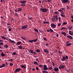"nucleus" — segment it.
Here are the masks:
<instances>
[{
	"mask_svg": "<svg viewBox=\"0 0 73 73\" xmlns=\"http://www.w3.org/2000/svg\"><path fill=\"white\" fill-rule=\"evenodd\" d=\"M40 10L41 11H42V12H47L48 9H46V8H40Z\"/></svg>",
	"mask_w": 73,
	"mask_h": 73,
	"instance_id": "nucleus-1",
	"label": "nucleus"
},
{
	"mask_svg": "<svg viewBox=\"0 0 73 73\" xmlns=\"http://www.w3.org/2000/svg\"><path fill=\"white\" fill-rule=\"evenodd\" d=\"M21 70H22L20 68H17L16 69L15 71L14 72V73H16L17 72H18L20 71Z\"/></svg>",
	"mask_w": 73,
	"mask_h": 73,
	"instance_id": "nucleus-2",
	"label": "nucleus"
},
{
	"mask_svg": "<svg viewBox=\"0 0 73 73\" xmlns=\"http://www.w3.org/2000/svg\"><path fill=\"white\" fill-rule=\"evenodd\" d=\"M51 27L54 29H55L56 28V25L55 24L52 23L50 25Z\"/></svg>",
	"mask_w": 73,
	"mask_h": 73,
	"instance_id": "nucleus-3",
	"label": "nucleus"
},
{
	"mask_svg": "<svg viewBox=\"0 0 73 73\" xmlns=\"http://www.w3.org/2000/svg\"><path fill=\"white\" fill-rule=\"evenodd\" d=\"M65 67V66L64 65H61L60 66H58V68L60 70H61L62 69H63Z\"/></svg>",
	"mask_w": 73,
	"mask_h": 73,
	"instance_id": "nucleus-4",
	"label": "nucleus"
},
{
	"mask_svg": "<svg viewBox=\"0 0 73 73\" xmlns=\"http://www.w3.org/2000/svg\"><path fill=\"white\" fill-rule=\"evenodd\" d=\"M37 38H36L35 39V40H34V39H33V40H30L29 42L30 43H32L34 42H36L37 41Z\"/></svg>",
	"mask_w": 73,
	"mask_h": 73,
	"instance_id": "nucleus-5",
	"label": "nucleus"
},
{
	"mask_svg": "<svg viewBox=\"0 0 73 73\" xmlns=\"http://www.w3.org/2000/svg\"><path fill=\"white\" fill-rule=\"evenodd\" d=\"M44 67L43 68V70H47L49 69L48 67H47V66L46 65H44Z\"/></svg>",
	"mask_w": 73,
	"mask_h": 73,
	"instance_id": "nucleus-6",
	"label": "nucleus"
},
{
	"mask_svg": "<svg viewBox=\"0 0 73 73\" xmlns=\"http://www.w3.org/2000/svg\"><path fill=\"white\" fill-rule=\"evenodd\" d=\"M70 2V1L68 0H62V3H66Z\"/></svg>",
	"mask_w": 73,
	"mask_h": 73,
	"instance_id": "nucleus-7",
	"label": "nucleus"
},
{
	"mask_svg": "<svg viewBox=\"0 0 73 73\" xmlns=\"http://www.w3.org/2000/svg\"><path fill=\"white\" fill-rule=\"evenodd\" d=\"M27 27H28L27 25H25V26H22V29H24L27 28Z\"/></svg>",
	"mask_w": 73,
	"mask_h": 73,
	"instance_id": "nucleus-8",
	"label": "nucleus"
},
{
	"mask_svg": "<svg viewBox=\"0 0 73 73\" xmlns=\"http://www.w3.org/2000/svg\"><path fill=\"white\" fill-rule=\"evenodd\" d=\"M27 2L26 1H20V3H23V4H25V3H26Z\"/></svg>",
	"mask_w": 73,
	"mask_h": 73,
	"instance_id": "nucleus-9",
	"label": "nucleus"
},
{
	"mask_svg": "<svg viewBox=\"0 0 73 73\" xmlns=\"http://www.w3.org/2000/svg\"><path fill=\"white\" fill-rule=\"evenodd\" d=\"M66 58L65 57V56H64L63 57V58H62L61 59V60L62 61H65V60H66Z\"/></svg>",
	"mask_w": 73,
	"mask_h": 73,
	"instance_id": "nucleus-10",
	"label": "nucleus"
},
{
	"mask_svg": "<svg viewBox=\"0 0 73 73\" xmlns=\"http://www.w3.org/2000/svg\"><path fill=\"white\" fill-rule=\"evenodd\" d=\"M69 34L70 35H73V32L72 31H69Z\"/></svg>",
	"mask_w": 73,
	"mask_h": 73,
	"instance_id": "nucleus-11",
	"label": "nucleus"
},
{
	"mask_svg": "<svg viewBox=\"0 0 73 73\" xmlns=\"http://www.w3.org/2000/svg\"><path fill=\"white\" fill-rule=\"evenodd\" d=\"M43 51L44 52H46L47 53H49V52L48 51V50L46 49H44Z\"/></svg>",
	"mask_w": 73,
	"mask_h": 73,
	"instance_id": "nucleus-12",
	"label": "nucleus"
},
{
	"mask_svg": "<svg viewBox=\"0 0 73 73\" xmlns=\"http://www.w3.org/2000/svg\"><path fill=\"white\" fill-rule=\"evenodd\" d=\"M67 37L69 38H70L71 40L73 38V37L70 36H67Z\"/></svg>",
	"mask_w": 73,
	"mask_h": 73,
	"instance_id": "nucleus-13",
	"label": "nucleus"
},
{
	"mask_svg": "<svg viewBox=\"0 0 73 73\" xmlns=\"http://www.w3.org/2000/svg\"><path fill=\"white\" fill-rule=\"evenodd\" d=\"M54 71H57L59 70V69L58 67H56V68H55L53 70Z\"/></svg>",
	"mask_w": 73,
	"mask_h": 73,
	"instance_id": "nucleus-14",
	"label": "nucleus"
},
{
	"mask_svg": "<svg viewBox=\"0 0 73 73\" xmlns=\"http://www.w3.org/2000/svg\"><path fill=\"white\" fill-rule=\"evenodd\" d=\"M8 40L11 43H15V41H14V40H11V39H10V38Z\"/></svg>",
	"mask_w": 73,
	"mask_h": 73,
	"instance_id": "nucleus-15",
	"label": "nucleus"
},
{
	"mask_svg": "<svg viewBox=\"0 0 73 73\" xmlns=\"http://www.w3.org/2000/svg\"><path fill=\"white\" fill-rule=\"evenodd\" d=\"M43 23L44 24H50V23L48 21H44V22H43Z\"/></svg>",
	"mask_w": 73,
	"mask_h": 73,
	"instance_id": "nucleus-16",
	"label": "nucleus"
},
{
	"mask_svg": "<svg viewBox=\"0 0 73 73\" xmlns=\"http://www.w3.org/2000/svg\"><path fill=\"white\" fill-rule=\"evenodd\" d=\"M35 51L37 53H38V52H40V50L39 49H36L35 50Z\"/></svg>",
	"mask_w": 73,
	"mask_h": 73,
	"instance_id": "nucleus-17",
	"label": "nucleus"
},
{
	"mask_svg": "<svg viewBox=\"0 0 73 73\" xmlns=\"http://www.w3.org/2000/svg\"><path fill=\"white\" fill-rule=\"evenodd\" d=\"M1 38H2L4 39V40H7V38L5 37L4 36H1Z\"/></svg>",
	"mask_w": 73,
	"mask_h": 73,
	"instance_id": "nucleus-18",
	"label": "nucleus"
},
{
	"mask_svg": "<svg viewBox=\"0 0 73 73\" xmlns=\"http://www.w3.org/2000/svg\"><path fill=\"white\" fill-rule=\"evenodd\" d=\"M21 42H17V44L18 45H20L21 44Z\"/></svg>",
	"mask_w": 73,
	"mask_h": 73,
	"instance_id": "nucleus-19",
	"label": "nucleus"
},
{
	"mask_svg": "<svg viewBox=\"0 0 73 73\" xmlns=\"http://www.w3.org/2000/svg\"><path fill=\"white\" fill-rule=\"evenodd\" d=\"M61 34H63L64 36H65L66 35V34L64 32H62L61 33Z\"/></svg>",
	"mask_w": 73,
	"mask_h": 73,
	"instance_id": "nucleus-20",
	"label": "nucleus"
},
{
	"mask_svg": "<svg viewBox=\"0 0 73 73\" xmlns=\"http://www.w3.org/2000/svg\"><path fill=\"white\" fill-rule=\"evenodd\" d=\"M19 48L20 49H22V46L21 45H20L19 46H18Z\"/></svg>",
	"mask_w": 73,
	"mask_h": 73,
	"instance_id": "nucleus-21",
	"label": "nucleus"
},
{
	"mask_svg": "<svg viewBox=\"0 0 73 73\" xmlns=\"http://www.w3.org/2000/svg\"><path fill=\"white\" fill-rule=\"evenodd\" d=\"M58 11H55V12H54V14L57 15L58 14Z\"/></svg>",
	"mask_w": 73,
	"mask_h": 73,
	"instance_id": "nucleus-22",
	"label": "nucleus"
},
{
	"mask_svg": "<svg viewBox=\"0 0 73 73\" xmlns=\"http://www.w3.org/2000/svg\"><path fill=\"white\" fill-rule=\"evenodd\" d=\"M30 52H31V53L32 54H33L34 50H33L31 49L30 50Z\"/></svg>",
	"mask_w": 73,
	"mask_h": 73,
	"instance_id": "nucleus-23",
	"label": "nucleus"
},
{
	"mask_svg": "<svg viewBox=\"0 0 73 73\" xmlns=\"http://www.w3.org/2000/svg\"><path fill=\"white\" fill-rule=\"evenodd\" d=\"M51 20L53 22H56V19H52Z\"/></svg>",
	"mask_w": 73,
	"mask_h": 73,
	"instance_id": "nucleus-24",
	"label": "nucleus"
},
{
	"mask_svg": "<svg viewBox=\"0 0 73 73\" xmlns=\"http://www.w3.org/2000/svg\"><path fill=\"white\" fill-rule=\"evenodd\" d=\"M49 31H50L52 33H53L54 32V31L51 28L49 29Z\"/></svg>",
	"mask_w": 73,
	"mask_h": 73,
	"instance_id": "nucleus-25",
	"label": "nucleus"
},
{
	"mask_svg": "<svg viewBox=\"0 0 73 73\" xmlns=\"http://www.w3.org/2000/svg\"><path fill=\"white\" fill-rule=\"evenodd\" d=\"M9 46V45H5V46H4V47L5 48H8Z\"/></svg>",
	"mask_w": 73,
	"mask_h": 73,
	"instance_id": "nucleus-26",
	"label": "nucleus"
},
{
	"mask_svg": "<svg viewBox=\"0 0 73 73\" xmlns=\"http://www.w3.org/2000/svg\"><path fill=\"white\" fill-rule=\"evenodd\" d=\"M70 27V26H69V27H67V28H68V29H71L72 28V27Z\"/></svg>",
	"mask_w": 73,
	"mask_h": 73,
	"instance_id": "nucleus-27",
	"label": "nucleus"
},
{
	"mask_svg": "<svg viewBox=\"0 0 73 73\" xmlns=\"http://www.w3.org/2000/svg\"><path fill=\"white\" fill-rule=\"evenodd\" d=\"M1 55L3 57L5 55L4 54V53L3 52H2V53H1Z\"/></svg>",
	"mask_w": 73,
	"mask_h": 73,
	"instance_id": "nucleus-28",
	"label": "nucleus"
},
{
	"mask_svg": "<svg viewBox=\"0 0 73 73\" xmlns=\"http://www.w3.org/2000/svg\"><path fill=\"white\" fill-rule=\"evenodd\" d=\"M22 11V9L21 8H19L18 9V11Z\"/></svg>",
	"mask_w": 73,
	"mask_h": 73,
	"instance_id": "nucleus-29",
	"label": "nucleus"
},
{
	"mask_svg": "<svg viewBox=\"0 0 73 73\" xmlns=\"http://www.w3.org/2000/svg\"><path fill=\"white\" fill-rule=\"evenodd\" d=\"M43 73H48V72L46 70H44L43 71Z\"/></svg>",
	"mask_w": 73,
	"mask_h": 73,
	"instance_id": "nucleus-30",
	"label": "nucleus"
},
{
	"mask_svg": "<svg viewBox=\"0 0 73 73\" xmlns=\"http://www.w3.org/2000/svg\"><path fill=\"white\" fill-rule=\"evenodd\" d=\"M5 66V64H3L1 65V67L2 68L3 67H4Z\"/></svg>",
	"mask_w": 73,
	"mask_h": 73,
	"instance_id": "nucleus-31",
	"label": "nucleus"
},
{
	"mask_svg": "<svg viewBox=\"0 0 73 73\" xmlns=\"http://www.w3.org/2000/svg\"><path fill=\"white\" fill-rule=\"evenodd\" d=\"M54 17L55 19H58V17L57 15L54 16Z\"/></svg>",
	"mask_w": 73,
	"mask_h": 73,
	"instance_id": "nucleus-32",
	"label": "nucleus"
},
{
	"mask_svg": "<svg viewBox=\"0 0 73 73\" xmlns=\"http://www.w3.org/2000/svg\"><path fill=\"white\" fill-rule=\"evenodd\" d=\"M34 31H35L37 33L38 32V30H37V29H34Z\"/></svg>",
	"mask_w": 73,
	"mask_h": 73,
	"instance_id": "nucleus-33",
	"label": "nucleus"
},
{
	"mask_svg": "<svg viewBox=\"0 0 73 73\" xmlns=\"http://www.w3.org/2000/svg\"><path fill=\"white\" fill-rule=\"evenodd\" d=\"M66 29V28L62 27V28L61 29V30L62 31V30H65V29Z\"/></svg>",
	"mask_w": 73,
	"mask_h": 73,
	"instance_id": "nucleus-34",
	"label": "nucleus"
},
{
	"mask_svg": "<svg viewBox=\"0 0 73 73\" xmlns=\"http://www.w3.org/2000/svg\"><path fill=\"white\" fill-rule=\"evenodd\" d=\"M13 65V64L12 63H10L9 64V65L11 66H12Z\"/></svg>",
	"mask_w": 73,
	"mask_h": 73,
	"instance_id": "nucleus-35",
	"label": "nucleus"
},
{
	"mask_svg": "<svg viewBox=\"0 0 73 73\" xmlns=\"http://www.w3.org/2000/svg\"><path fill=\"white\" fill-rule=\"evenodd\" d=\"M53 69V67L52 66H50L49 67V69L50 70H51Z\"/></svg>",
	"mask_w": 73,
	"mask_h": 73,
	"instance_id": "nucleus-36",
	"label": "nucleus"
},
{
	"mask_svg": "<svg viewBox=\"0 0 73 73\" xmlns=\"http://www.w3.org/2000/svg\"><path fill=\"white\" fill-rule=\"evenodd\" d=\"M15 16H19L17 13H15Z\"/></svg>",
	"mask_w": 73,
	"mask_h": 73,
	"instance_id": "nucleus-37",
	"label": "nucleus"
},
{
	"mask_svg": "<svg viewBox=\"0 0 73 73\" xmlns=\"http://www.w3.org/2000/svg\"><path fill=\"white\" fill-rule=\"evenodd\" d=\"M17 54V53L16 52H13L12 54L13 55H15L16 54Z\"/></svg>",
	"mask_w": 73,
	"mask_h": 73,
	"instance_id": "nucleus-38",
	"label": "nucleus"
},
{
	"mask_svg": "<svg viewBox=\"0 0 73 73\" xmlns=\"http://www.w3.org/2000/svg\"><path fill=\"white\" fill-rule=\"evenodd\" d=\"M21 6H25V5L23 3H22V4H21Z\"/></svg>",
	"mask_w": 73,
	"mask_h": 73,
	"instance_id": "nucleus-39",
	"label": "nucleus"
},
{
	"mask_svg": "<svg viewBox=\"0 0 73 73\" xmlns=\"http://www.w3.org/2000/svg\"><path fill=\"white\" fill-rule=\"evenodd\" d=\"M71 44H72V43H69V44H66V46H70Z\"/></svg>",
	"mask_w": 73,
	"mask_h": 73,
	"instance_id": "nucleus-40",
	"label": "nucleus"
},
{
	"mask_svg": "<svg viewBox=\"0 0 73 73\" xmlns=\"http://www.w3.org/2000/svg\"><path fill=\"white\" fill-rule=\"evenodd\" d=\"M67 24V23L66 22H64L63 23V25H66Z\"/></svg>",
	"mask_w": 73,
	"mask_h": 73,
	"instance_id": "nucleus-41",
	"label": "nucleus"
},
{
	"mask_svg": "<svg viewBox=\"0 0 73 73\" xmlns=\"http://www.w3.org/2000/svg\"><path fill=\"white\" fill-rule=\"evenodd\" d=\"M43 39L44 40H47V39L45 37H44Z\"/></svg>",
	"mask_w": 73,
	"mask_h": 73,
	"instance_id": "nucleus-42",
	"label": "nucleus"
},
{
	"mask_svg": "<svg viewBox=\"0 0 73 73\" xmlns=\"http://www.w3.org/2000/svg\"><path fill=\"white\" fill-rule=\"evenodd\" d=\"M52 65L53 66H55V64L54 62H52Z\"/></svg>",
	"mask_w": 73,
	"mask_h": 73,
	"instance_id": "nucleus-43",
	"label": "nucleus"
},
{
	"mask_svg": "<svg viewBox=\"0 0 73 73\" xmlns=\"http://www.w3.org/2000/svg\"><path fill=\"white\" fill-rule=\"evenodd\" d=\"M61 14H60V16H62V15H63V14H64V12H63V11H62V13H61Z\"/></svg>",
	"mask_w": 73,
	"mask_h": 73,
	"instance_id": "nucleus-44",
	"label": "nucleus"
},
{
	"mask_svg": "<svg viewBox=\"0 0 73 73\" xmlns=\"http://www.w3.org/2000/svg\"><path fill=\"white\" fill-rule=\"evenodd\" d=\"M3 44V42H0V45L1 46Z\"/></svg>",
	"mask_w": 73,
	"mask_h": 73,
	"instance_id": "nucleus-45",
	"label": "nucleus"
},
{
	"mask_svg": "<svg viewBox=\"0 0 73 73\" xmlns=\"http://www.w3.org/2000/svg\"><path fill=\"white\" fill-rule=\"evenodd\" d=\"M11 25V24L9 23H7V26Z\"/></svg>",
	"mask_w": 73,
	"mask_h": 73,
	"instance_id": "nucleus-46",
	"label": "nucleus"
},
{
	"mask_svg": "<svg viewBox=\"0 0 73 73\" xmlns=\"http://www.w3.org/2000/svg\"><path fill=\"white\" fill-rule=\"evenodd\" d=\"M65 57L66 59H68V56H66Z\"/></svg>",
	"mask_w": 73,
	"mask_h": 73,
	"instance_id": "nucleus-47",
	"label": "nucleus"
},
{
	"mask_svg": "<svg viewBox=\"0 0 73 73\" xmlns=\"http://www.w3.org/2000/svg\"><path fill=\"white\" fill-rule=\"evenodd\" d=\"M61 25V24L60 23H58V26L59 27Z\"/></svg>",
	"mask_w": 73,
	"mask_h": 73,
	"instance_id": "nucleus-48",
	"label": "nucleus"
},
{
	"mask_svg": "<svg viewBox=\"0 0 73 73\" xmlns=\"http://www.w3.org/2000/svg\"><path fill=\"white\" fill-rule=\"evenodd\" d=\"M39 31L40 32V33H42V30H39Z\"/></svg>",
	"mask_w": 73,
	"mask_h": 73,
	"instance_id": "nucleus-49",
	"label": "nucleus"
},
{
	"mask_svg": "<svg viewBox=\"0 0 73 73\" xmlns=\"http://www.w3.org/2000/svg\"><path fill=\"white\" fill-rule=\"evenodd\" d=\"M9 61H11V62H12V61H13V59H10Z\"/></svg>",
	"mask_w": 73,
	"mask_h": 73,
	"instance_id": "nucleus-50",
	"label": "nucleus"
},
{
	"mask_svg": "<svg viewBox=\"0 0 73 73\" xmlns=\"http://www.w3.org/2000/svg\"><path fill=\"white\" fill-rule=\"evenodd\" d=\"M39 66L40 67H43V66H42V65H39Z\"/></svg>",
	"mask_w": 73,
	"mask_h": 73,
	"instance_id": "nucleus-51",
	"label": "nucleus"
},
{
	"mask_svg": "<svg viewBox=\"0 0 73 73\" xmlns=\"http://www.w3.org/2000/svg\"><path fill=\"white\" fill-rule=\"evenodd\" d=\"M36 69L37 70H39V68L38 67H36Z\"/></svg>",
	"mask_w": 73,
	"mask_h": 73,
	"instance_id": "nucleus-52",
	"label": "nucleus"
},
{
	"mask_svg": "<svg viewBox=\"0 0 73 73\" xmlns=\"http://www.w3.org/2000/svg\"><path fill=\"white\" fill-rule=\"evenodd\" d=\"M58 11H60V12H62V11L61 10V9H59V10H58Z\"/></svg>",
	"mask_w": 73,
	"mask_h": 73,
	"instance_id": "nucleus-53",
	"label": "nucleus"
},
{
	"mask_svg": "<svg viewBox=\"0 0 73 73\" xmlns=\"http://www.w3.org/2000/svg\"><path fill=\"white\" fill-rule=\"evenodd\" d=\"M59 53H61V54H62V51H59L58 52Z\"/></svg>",
	"mask_w": 73,
	"mask_h": 73,
	"instance_id": "nucleus-54",
	"label": "nucleus"
},
{
	"mask_svg": "<svg viewBox=\"0 0 73 73\" xmlns=\"http://www.w3.org/2000/svg\"><path fill=\"white\" fill-rule=\"evenodd\" d=\"M8 30L9 31H11V29H10V28H9V29H8Z\"/></svg>",
	"mask_w": 73,
	"mask_h": 73,
	"instance_id": "nucleus-55",
	"label": "nucleus"
},
{
	"mask_svg": "<svg viewBox=\"0 0 73 73\" xmlns=\"http://www.w3.org/2000/svg\"><path fill=\"white\" fill-rule=\"evenodd\" d=\"M37 62H35L34 63V64H36Z\"/></svg>",
	"mask_w": 73,
	"mask_h": 73,
	"instance_id": "nucleus-56",
	"label": "nucleus"
},
{
	"mask_svg": "<svg viewBox=\"0 0 73 73\" xmlns=\"http://www.w3.org/2000/svg\"><path fill=\"white\" fill-rule=\"evenodd\" d=\"M62 17H65V15H64V14H63V15H62Z\"/></svg>",
	"mask_w": 73,
	"mask_h": 73,
	"instance_id": "nucleus-57",
	"label": "nucleus"
},
{
	"mask_svg": "<svg viewBox=\"0 0 73 73\" xmlns=\"http://www.w3.org/2000/svg\"><path fill=\"white\" fill-rule=\"evenodd\" d=\"M21 67H22V68L25 67V66H24V65H22V66H21Z\"/></svg>",
	"mask_w": 73,
	"mask_h": 73,
	"instance_id": "nucleus-58",
	"label": "nucleus"
},
{
	"mask_svg": "<svg viewBox=\"0 0 73 73\" xmlns=\"http://www.w3.org/2000/svg\"><path fill=\"white\" fill-rule=\"evenodd\" d=\"M33 54L36 55V53L35 52H33Z\"/></svg>",
	"mask_w": 73,
	"mask_h": 73,
	"instance_id": "nucleus-59",
	"label": "nucleus"
},
{
	"mask_svg": "<svg viewBox=\"0 0 73 73\" xmlns=\"http://www.w3.org/2000/svg\"><path fill=\"white\" fill-rule=\"evenodd\" d=\"M56 36L57 37H58V34H56Z\"/></svg>",
	"mask_w": 73,
	"mask_h": 73,
	"instance_id": "nucleus-60",
	"label": "nucleus"
},
{
	"mask_svg": "<svg viewBox=\"0 0 73 73\" xmlns=\"http://www.w3.org/2000/svg\"><path fill=\"white\" fill-rule=\"evenodd\" d=\"M46 46H48L49 45V44H48V43H46Z\"/></svg>",
	"mask_w": 73,
	"mask_h": 73,
	"instance_id": "nucleus-61",
	"label": "nucleus"
},
{
	"mask_svg": "<svg viewBox=\"0 0 73 73\" xmlns=\"http://www.w3.org/2000/svg\"><path fill=\"white\" fill-rule=\"evenodd\" d=\"M44 19V21H47V20L46 19Z\"/></svg>",
	"mask_w": 73,
	"mask_h": 73,
	"instance_id": "nucleus-62",
	"label": "nucleus"
},
{
	"mask_svg": "<svg viewBox=\"0 0 73 73\" xmlns=\"http://www.w3.org/2000/svg\"><path fill=\"white\" fill-rule=\"evenodd\" d=\"M66 7H67V9H69V6H66Z\"/></svg>",
	"mask_w": 73,
	"mask_h": 73,
	"instance_id": "nucleus-63",
	"label": "nucleus"
},
{
	"mask_svg": "<svg viewBox=\"0 0 73 73\" xmlns=\"http://www.w3.org/2000/svg\"><path fill=\"white\" fill-rule=\"evenodd\" d=\"M69 42H70L69 41H68V42H66V44H68V43H69Z\"/></svg>",
	"mask_w": 73,
	"mask_h": 73,
	"instance_id": "nucleus-64",
	"label": "nucleus"
}]
</instances>
